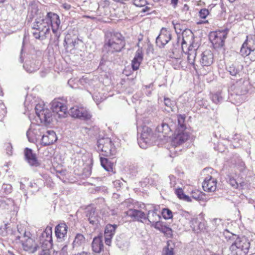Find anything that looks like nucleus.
Segmentation results:
<instances>
[{"mask_svg": "<svg viewBox=\"0 0 255 255\" xmlns=\"http://www.w3.org/2000/svg\"><path fill=\"white\" fill-rule=\"evenodd\" d=\"M125 46V38L121 32L111 31L105 34L104 47L109 52H120Z\"/></svg>", "mask_w": 255, "mask_h": 255, "instance_id": "f257e3e1", "label": "nucleus"}, {"mask_svg": "<svg viewBox=\"0 0 255 255\" xmlns=\"http://www.w3.org/2000/svg\"><path fill=\"white\" fill-rule=\"evenodd\" d=\"M31 12H34L37 16L32 27V35L36 39L43 40L50 33L49 25L47 24L44 17L41 16V13L38 12L37 8H33Z\"/></svg>", "mask_w": 255, "mask_h": 255, "instance_id": "f03ea898", "label": "nucleus"}, {"mask_svg": "<svg viewBox=\"0 0 255 255\" xmlns=\"http://www.w3.org/2000/svg\"><path fill=\"white\" fill-rule=\"evenodd\" d=\"M241 55L248 57L252 61H255V32L248 34L240 50Z\"/></svg>", "mask_w": 255, "mask_h": 255, "instance_id": "7ed1b4c3", "label": "nucleus"}, {"mask_svg": "<svg viewBox=\"0 0 255 255\" xmlns=\"http://www.w3.org/2000/svg\"><path fill=\"white\" fill-rule=\"evenodd\" d=\"M97 149L105 156L111 157L117 153V149L110 138L104 137L97 141Z\"/></svg>", "mask_w": 255, "mask_h": 255, "instance_id": "20e7f679", "label": "nucleus"}, {"mask_svg": "<svg viewBox=\"0 0 255 255\" xmlns=\"http://www.w3.org/2000/svg\"><path fill=\"white\" fill-rule=\"evenodd\" d=\"M181 47L187 57V66H194L196 56V50L193 46V40H186L183 36Z\"/></svg>", "mask_w": 255, "mask_h": 255, "instance_id": "39448f33", "label": "nucleus"}, {"mask_svg": "<svg viewBox=\"0 0 255 255\" xmlns=\"http://www.w3.org/2000/svg\"><path fill=\"white\" fill-rule=\"evenodd\" d=\"M228 31L226 30L212 31L209 34V39L214 48L222 47L225 44Z\"/></svg>", "mask_w": 255, "mask_h": 255, "instance_id": "423d86ee", "label": "nucleus"}, {"mask_svg": "<svg viewBox=\"0 0 255 255\" xmlns=\"http://www.w3.org/2000/svg\"><path fill=\"white\" fill-rule=\"evenodd\" d=\"M250 243L248 240H235L230 249L232 255H246L248 253Z\"/></svg>", "mask_w": 255, "mask_h": 255, "instance_id": "0eeeda50", "label": "nucleus"}, {"mask_svg": "<svg viewBox=\"0 0 255 255\" xmlns=\"http://www.w3.org/2000/svg\"><path fill=\"white\" fill-rule=\"evenodd\" d=\"M190 134L186 130L176 129L171 141V145L176 147L189 139Z\"/></svg>", "mask_w": 255, "mask_h": 255, "instance_id": "6e6552de", "label": "nucleus"}, {"mask_svg": "<svg viewBox=\"0 0 255 255\" xmlns=\"http://www.w3.org/2000/svg\"><path fill=\"white\" fill-rule=\"evenodd\" d=\"M70 115L75 118L84 120H90L92 115L90 112L84 106H75L70 110Z\"/></svg>", "mask_w": 255, "mask_h": 255, "instance_id": "1a4fd4ad", "label": "nucleus"}, {"mask_svg": "<svg viewBox=\"0 0 255 255\" xmlns=\"http://www.w3.org/2000/svg\"><path fill=\"white\" fill-rule=\"evenodd\" d=\"M44 19L47 22V24L51 26L53 33L56 34L61 23L59 16L54 12H48L44 17Z\"/></svg>", "mask_w": 255, "mask_h": 255, "instance_id": "9d476101", "label": "nucleus"}, {"mask_svg": "<svg viewBox=\"0 0 255 255\" xmlns=\"http://www.w3.org/2000/svg\"><path fill=\"white\" fill-rule=\"evenodd\" d=\"M53 112L56 114L58 118H64L67 114V107L65 104L58 100L52 102Z\"/></svg>", "mask_w": 255, "mask_h": 255, "instance_id": "9b49d317", "label": "nucleus"}, {"mask_svg": "<svg viewBox=\"0 0 255 255\" xmlns=\"http://www.w3.org/2000/svg\"><path fill=\"white\" fill-rule=\"evenodd\" d=\"M217 180L211 175H208L204 179L202 187L205 191L214 192L217 189Z\"/></svg>", "mask_w": 255, "mask_h": 255, "instance_id": "f8f14e48", "label": "nucleus"}, {"mask_svg": "<svg viewBox=\"0 0 255 255\" xmlns=\"http://www.w3.org/2000/svg\"><path fill=\"white\" fill-rule=\"evenodd\" d=\"M41 243L39 240H22L21 244L25 251L32 254L37 250Z\"/></svg>", "mask_w": 255, "mask_h": 255, "instance_id": "ddd939ff", "label": "nucleus"}, {"mask_svg": "<svg viewBox=\"0 0 255 255\" xmlns=\"http://www.w3.org/2000/svg\"><path fill=\"white\" fill-rule=\"evenodd\" d=\"M57 140L56 133L53 130H48L41 138L40 143L43 146L53 144Z\"/></svg>", "mask_w": 255, "mask_h": 255, "instance_id": "4468645a", "label": "nucleus"}, {"mask_svg": "<svg viewBox=\"0 0 255 255\" xmlns=\"http://www.w3.org/2000/svg\"><path fill=\"white\" fill-rule=\"evenodd\" d=\"M71 34H67L64 40L65 48L70 51L78 49L80 40L78 38H74Z\"/></svg>", "mask_w": 255, "mask_h": 255, "instance_id": "2eb2a0df", "label": "nucleus"}, {"mask_svg": "<svg viewBox=\"0 0 255 255\" xmlns=\"http://www.w3.org/2000/svg\"><path fill=\"white\" fill-rule=\"evenodd\" d=\"M127 215L135 221L142 223L146 222V215L141 210L129 209L127 212Z\"/></svg>", "mask_w": 255, "mask_h": 255, "instance_id": "dca6fc26", "label": "nucleus"}, {"mask_svg": "<svg viewBox=\"0 0 255 255\" xmlns=\"http://www.w3.org/2000/svg\"><path fill=\"white\" fill-rule=\"evenodd\" d=\"M214 61L213 53L210 50H206L201 55L200 63L203 66H211Z\"/></svg>", "mask_w": 255, "mask_h": 255, "instance_id": "f3484780", "label": "nucleus"}, {"mask_svg": "<svg viewBox=\"0 0 255 255\" xmlns=\"http://www.w3.org/2000/svg\"><path fill=\"white\" fill-rule=\"evenodd\" d=\"M171 39V35L168 31L162 30L156 38V43L159 47L164 46Z\"/></svg>", "mask_w": 255, "mask_h": 255, "instance_id": "a211bd4d", "label": "nucleus"}, {"mask_svg": "<svg viewBox=\"0 0 255 255\" xmlns=\"http://www.w3.org/2000/svg\"><path fill=\"white\" fill-rule=\"evenodd\" d=\"M249 85L247 82L240 81L237 82L234 88L235 93L238 96H244L247 95L249 91Z\"/></svg>", "mask_w": 255, "mask_h": 255, "instance_id": "6ab92c4d", "label": "nucleus"}, {"mask_svg": "<svg viewBox=\"0 0 255 255\" xmlns=\"http://www.w3.org/2000/svg\"><path fill=\"white\" fill-rule=\"evenodd\" d=\"M172 23L174 25L175 30L177 33L180 34L182 33V38L183 36H184L186 40H189V39L193 40V34L191 31L189 30H186L185 27L180 23H176L175 24L173 21Z\"/></svg>", "mask_w": 255, "mask_h": 255, "instance_id": "aec40b11", "label": "nucleus"}, {"mask_svg": "<svg viewBox=\"0 0 255 255\" xmlns=\"http://www.w3.org/2000/svg\"><path fill=\"white\" fill-rule=\"evenodd\" d=\"M24 155L27 162L32 166H38L39 163L37 160L36 155L32 150L28 148L24 149Z\"/></svg>", "mask_w": 255, "mask_h": 255, "instance_id": "412c9836", "label": "nucleus"}, {"mask_svg": "<svg viewBox=\"0 0 255 255\" xmlns=\"http://www.w3.org/2000/svg\"><path fill=\"white\" fill-rule=\"evenodd\" d=\"M143 50L142 48H138L135 52L134 57L131 61V67L133 70L139 69L140 65L143 60Z\"/></svg>", "mask_w": 255, "mask_h": 255, "instance_id": "4be33fe9", "label": "nucleus"}, {"mask_svg": "<svg viewBox=\"0 0 255 255\" xmlns=\"http://www.w3.org/2000/svg\"><path fill=\"white\" fill-rule=\"evenodd\" d=\"M53 240H43L41 243V250L38 255H53L52 248L53 246Z\"/></svg>", "mask_w": 255, "mask_h": 255, "instance_id": "5701e85b", "label": "nucleus"}, {"mask_svg": "<svg viewBox=\"0 0 255 255\" xmlns=\"http://www.w3.org/2000/svg\"><path fill=\"white\" fill-rule=\"evenodd\" d=\"M68 227L64 223H60L57 225L55 228V236L57 239H63L66 237Z\"/></svg>", "mask_w": 255, "mask_h": 255, "instance_id": "b1692460", "label": "nucleus"}, {"mask_svg": "<svg viewBox=\"0 0 255 255\" xmlns=\"http://www.w3.org/2000/svg\"><path fill=\"white\" fill-rule=\"evenodd\" d=\"M150 130L151 129L147 128L146 130L143 131L141 133L140 138L138 140V144L142 148H146L147 143L150 141L151 136Z\"/></svg>", "mask_w": 255, "mask_h": 255, "instance_id": "393cba45", "label": "nucleus"}, {"mask_svg": "<svg viewBox=\"0 0 255 255\" xmlns=\"http://www.w3.org/2000/svg\"><path fill=\"white\" fill-rule=\"evenodd\" d=\"M156 209L151 210L148 211L146 215V221H147L150 225H152L161 219L160 216L157 213Z\"/></svg>", "mask_w": 255, "mask_h": 255, "instance_id": "a878e982", "label": "nucleus"}, {"mask_svg": "<svg viewBox=\"0 0 255 255\" xmlns=\"http://www.w3.org/2000/svg\"><path fill=\"white\" fill-rule=\"evenodd\" d=\"M118 226L116 224H107L105 228V239H112L116 233Z\"/></svg>", "mask_w": 255, "mask_h": 255, "instance_id": "bb28decb", "label": "nucleus"}, {"mask_svg": "<svg viewBox=\"0 0 255 255\" xmlns=\"http://www.w3.org/2000/svg\"><path fill=\"white\" fill-rule=\"evenodd\" d=\"M246 169V166L245 162L241 159H238L235 161L233 167V170L236 174H239L244 172Z\"/></svg>", "mask_w": 255, "mask_h": 255, "instance_id": "cd10ccee", "label": "nucleus"}, {"mask_svg": "<svg viewBox=\"0 0 255 255\" xmlns=\"http://www.w3.org/2000/svg\"><path fill=\"white\" fill-rule=\"evenodd\" d=\"M101 164L102 167L109 172L113 171L114 163L105 157L100 158Z\"/></svg>", "mask_w": 255, "mask_h": 255, "instance_id": "c85d7f7f", "label": "nucleus"}, {"mask_svg": "<svg viewBox=\"0 0 255 255\" xmlns=\"http://www.w3.org/2000/svg\"><path fill=\"white\" fill-rule=\"evenodd\" d=\"M35 111L37 116L41 120H43L45 122L48 121V118H49V116H48V115H49L50 113L47 110L42 109L38 112V106L37 105L35 107Z\"/></svg>", "mask_w": 255, "mask_h": 255, "instance_id": "c756f323", "label": "nucleus"}, {"mask_svg": "<svg viewBox=\"0 0 255 255\" xmlns=\"http://www.w3.org/2000/svg\"><path fill=\"white\" fill-rule=\"evenodd\" d=\"M175 193L177 196V197L183 200L184 201H187V202H191V199L190 197H189L187 195H186L184 194V192L183 190V189L181 188H178L175 189Z\"/></svg>", "mask_w": 255, "mask_h": 255, "instance_id": "7c9ffc66", "label": "nucleus"}, {"mask_svg": "<svg viewBox=\"0 0 255 255\" xmlns=\"http://www.w3.org/2000/svg\"><path fill=\"white\" fill-rule=\"evenodd\" d=\"M92 246L94 252L99 253L104 247L102 240H93Z\"/></svg>", "mask_w": 255, "mask_h": 255, "instance_id": "2f4dec72", "label": "nucleus"}, {"mask_svg": "<svg viewBox=\"0 0 255 255\" xmlns=\"http://www.w3.org/2000/svg\"><path fill=\"white\" fill-rule=\"evenodd\" d=\"M178 126L176 129L186 130V127L185 124V115H179L177 116Z\"/></svg>", "mask_w": 255, "mask_h": 255, "instance_id": "473e14b6", "label": "nucleus"}, {"mask_svg": "<svg viewBox=\"0 0 255 255\" xmlns=\"http://www.w3.org/2000/svg\"><path fill=\"white\" fill-rule=\"evenodd\" d=\"M52 229L51 227L47 226L41 234V238L42 239H52Z\"/></svg>", "mask_w": 255, "mask_h": 255, "instance_id": "72a5a7b5", "label": "nucleus"}, {"mask_svg": "<svg viewBox=\"0 0 255 255\" xmlns=\"http://www.w3.org/2000/svg\"><path fill=\"white\" fill-rule=\"evenodd\" d=\"M212 72V68L211 66H202L197 71L198 74L200 76H205L209 73Z\"/></svg>", "mask_w": 255, "mask_h": 255, "instance_id": "f704fd0d", "label": "nucleus"}, {"mask_svg": "<svg viewBox=\"0 0 255 255\" xmlns=\"http://www.w3.org/2000/svg\"><path fill=\"white\" fill-rule=\"evenodd\" d=\"M210 98L212 102L216 104L220 103L222 100L221 92H217L211 94Z\"/></svg>", "mask_w": 255, "mask_h": 255, "instance_id": "c9c22d12", "label": "nucleus"}, {"mask_svg": "<svg viewBox=\"0 0 255 255\" xmlns=\"http://www.w3.org/2000/svg\"><path fill=\"white\" fill-rule=\"evenodd\" d=\"M20 235H17L16 238L17 239H20V238H24L25 239H30L32 237L31 234L28 231H26L25 230L21 229V231L18 230Z\"/></svg>", "mask_w": 255, "mask_h": 255, "instance_id": "e433bc0d", "label": "nucleus"}, {"mask_svg": "<svg viewBox=\"0 0 255 255\" xmlns=\"http://www.w3.org/2000/svg\"><path fill=\"white\" fill-rule=\"evenodd\" d=\"M150 226L162 232V231L165 229L166 225L162 221L158 220L152 225H151Z\"/></svg>", "mask_w": 255, "mask_h": 255, "instance_id": "4c0bfd02", "label": "nucleus"}, {"mask_svg": "<svg viewBox=\"0 0 255 255\" xmlns=\"http://www.w3.org/2000/svg\"><path fill=\"white\" fill-rule=\"evenodd\" d=\"M161 214L163 218L165 220L171 219L173 218V213L168 208H163L162 210Z\"/></svg>", "mask_w": 255, "mask_h": 255, "instance_id": "58836bf2", "label": "nucleus"}, {"mask_svg": "<svg viewBox=\"0 0 255 255\" xmlns=\"http://www.w3.org/2000/svg\"><path fill=\"white\" fill-rule=\"evenodd\" d=\"M87 217L90 223L92 225L95 224L98 221V217L95 215L94 211H90L87 214Z\"/></svg>", "mask_w": 255, "mask_h": 255, "instance_id": "ea45409f", "label": "nucleus"}, {"mask_svg": "<svg viewBox=\"0 0 255 255\" xmlns=\"http://www.w3.org/2000/svg\"><path fill=\"white\" fill-rule=\"evenodd\" d=\"M161 128V129H160V127H158V130L164 135L167 134L168 132L170 131V128L167 124L162 123Z\"/></svg>", "mask_w": 255, "mask_h": 255, "instance_id": "a19ab883", "label": "nucleus"}, {"mask_svg": "<svg viewBox=\"0 0 255 255\" xmlns=\"http://www.w3.org/2000/svg\"><path fill=\"white\" fill-rule=\"evenodd\" d=\"M209 14V10L206 8H204L200 10L198 15L200 18L205 19Z\"/></svg>", "mask_w": 255, "mask_h": 255, "instance_id": "79ce46f5", "label": "nucleus"}, {"mask_svg": "<svg viewBox=\"0 0 255 255\" xmlns=\"http://www.w3.org/2000/svg\"><path fill=\"white\" fill-rule=\"evenodd\" d=\"M212 224L218 229L223 228V222L221 219H214L212 221Z\"/></svg>", "mask_w": 255, "mask_h": 255, "instance_id": "37998d69", "label": "nucleus"}, {"mask_svg": "<svg viewBox=\"0 0 255 255\" xmlns=\"http://www.w3.org/2000/svg\"><path fill=\"white\" fill-rule=\"evenodd\" d=\"M162 233L164 234L165 236L168 238H171L173 236V231L172 230L166 226L165 229L162 231Z\"/></svg>", "mask_w": 255, "mask_h": 255, "instance_id": "c03bdc74", "label": "nucleus"}, {"mask_svg": "<svg viewBox=\"0 0 255 255\" xmlns=\"http://www.w3.org/2000/svg\"><path fill=\"white\" fill-rule=\"evenodd\" d=\"M174 240H168L167 242V246L164 247L163 249L169 251L174 252L173 250L175 248Z\"/></svg>", "mask_w": 255, "mask_h": 255, "instance_id": "a18cd8bd", "label": "nucleus"}, {"mask_svg": "<svg viewBox=\"0 0 255 255\" xmlns=\"http://www.w3.org/2000/svg\"><path fill=\"white\" fill-rule=\"evenodd\" d=\"M6 114V109L5 106L0 104V121H2Z\"/></svg>", "mask_w": 255, "mask_h": 255, "instance_id": "49530a36", "label": "nucleus"}, {"mask_svg": "<svg viewBox=\"0 0 255 255\" xmlns=\"http://www.w3.org/2000/svg\"><path fill=\"white\" fill-rule=\"evenodd\" d=\"M192 197L196 200H200L202 198V192L197 190L193 191L192 192Z\"/></svg>", "mask_w": 255, "mask_h": 255, "instance_id": "de8ad7c7", "label": "nucleus"}, {"mask_svg": "<svg viewBox=\"0 0 255 255\" xmlns=\"http://www.w3.org/2000/svg\"><path fill=\"white\" fill-rule=\"evenodd\" d=\"M133 3L136 6L142 7L146 4L147 1L146 0H133Z\"/></svg>", "mask_w": 255, "mask_h": 255, "instance_id": "09e8293b", "label": "nucleus"}, {"mask_svg": "<svg viewBox=\"0 0 255 255\" xmlns=\"http://www.w3.org/2000/svg\"><path fill=\"white\" fill-rule=\"evenodd\" d=\"M151 9L150 7L145 6L142 9L141 12L142 13H145L146 14H149L151 13Z\"/></svg>", "mask_w": 255, "mask_h": 255, "instance_id": "8fccbe9b", "label": "nucleus"}, {"mask_svg": "<svg viewBox=\"0 0 255 255\" xmlns=\"http://www.w3.org/2000/svg\"><path fill=\"white\" fill-rule=\"evenodd\" d=\"M223 234L226 239H231V238L233 236V234H232L231 233H230L227 230L224 231Z\"/></svg>", "mask_w": 255, "mask_h": 255, "instance_id": "3c124183", "label": "nucleus"}, {"mask_svg": "<svg viewBox=\"0 0 255 255\" xmlns=\"http://www.w3.org/2000/svg\"><path fill=\"white\" fill-rule=\"evenodd\" d=\"M162 255H174V252L172 251H166L164 249H163L162 251Z\"/></svg>", "mask_w": 255, "mask_h": 255, "instance_id": "603ef678", "label": "nucleus"}, {"mask_svg": "<svg viewBox=\"0 0 255 255\" xmlns=\"http://www.w3.org/2000/svg\"><path fill=\"white\" fill-rule=\"evenodd\" d=\"M230 184L233 186H238V183L234 178H230L229 180Z\"/></svg>", "mask_w": 255, "mask_h": 255, "instance_id": "864d4df0", "label": "nucleus"}, {"mask_svg": "<svg viewBox=\"0 0 255 255\" xmlns=\"http://www.w3.org/2000/svg\"><path fill=\"white\" fill-rule=\"evenodd\" d=\"M178 0H171V4L175 8L178 4Z\"/></svg>", "mask_w": 255, "mask_h": 255, "instance_id": "5fc2aeb1", "label": "nucleus"}, {"mask_svg": "<svg viewBox=\"0 0 255 255\" xmlns=\"http://www.w3.org/2000/svg\"><path fill=\"white\" fill-rule=\"evenodd\" d=\"M65 248H66V247H64L62 248V250L59 253V255H67V252L65 251Z\"/></svg>", "mask_w": 255, "mask_h": 255, "instance_id": "6e6d98bb", "label": "nucleus"}, {"mask_svg": "<svg viewBox=\"0 0 255 255\" xmlns=\"http://www.w3.org/2000/svg\"><path fill=\"white\" fill-rule=\"evenodd\" d=\"M104 6H109L110 4V1L109 0H104Z\"/></svg>", "mask_w": 255, "mask_h": 255, "instance_id": "4d7b16f0", "label": "nucleus"}, {"mask_svg": "<svg viewBox=\"0 0 255 255\" xmlns=\"http://www.w3.org/2000/svg\"><path fill=\"white\" fill-rule=\"evenodd\" d=\"M84 238V236L82 234H77L75 239H82Z\"/></svg>", "mask_w": 255, "mask_h": 255, "instance_id": "13d9d810", "label": "nucleus"}, {"mask_svg": "<svg viewBox=\"0 0 255 255\" xmlns=\"http://www.w3.org/2000/svg\"><path fill=\"white\" fill-rule=\"evenodd\" d=\"M75 255H89V254H88L86 252H82V253H78L77 254H75Z\"/></svg>", "mask_w": 255, "mask_h": 255, "instance_id": "bf43d9fd", "label": "nucleus"}, {"mask_svg": "<svg viewBox=\"0 0 255 255\" xmlns=\"http://www.w3.org/2000/svg\"><path fill=\"white\" fill-rule=\"evenodd\" d=\"M209 22L207 20H202L200 22H198L197 23L198 24H205V23H208Z\"/></svg>", "mask_w": 255, "mask_h": 255, "instance_id": "052dcab7", "label": "nucleus"}, {"mask_svg": "<svg viewBox=\"0 0 255 255\" xmlns=\"http://www.w3.org/2000/svg\"><path fill=\"white\" fill-rule=\"evenodd\" d=\"M170 100L169 99H166V98H165L164 99V102H165V104L166 105V106H168V103H170Z\"/></svg>", "mask_w": 255, "mask_h": 255, "instance_id": "680f3d73", "label": "nucleus"}, {"mask_svg": "<svg viewBox=\"0 0 255 255\" xmlns=\"http://www.w3.org/2000/svg\"><path fill=\"white\" fill-rule=\"evenodd\" d=\"M184 8L186 9V10H188L189 9L188 5L187 4H185L184 5Z\"/></svg>", "mask_w": 255, "mask_h": 255, "instance_id": "e2e57ef3", "label": "nucleus"}, {"mask_svg": "<svg viewBox=\"0 0 255 255\" xmlns=\"http://www.w3.org/2000/svg\"><path fill=\"white\" fill-rule=\"evenodd\" d=\"M105 241H106V244H109V243H110L111 240H105Z\"/></svg>", "mask_w": 255, "mask_h": 255, "instance_id": "0e129e2a", "label": "nucleus"}, {"mask_svg": "<svg viewBox=\"0 0 255 255\" xmlns=\"http://www.w3.org/2000/svg\"><path fill=\"white\" fill-rule=\"evenodd\" d=\"M230 72L231 73V74L232 75H234L236 74V73L235 72H233L232 73L231 71H230Z\"/></svg>", "mask_w": 255, "mask_h": 255, "instance_id": "69168bd1", "label": "nucleus"}, {"mask_svg": "<svg viewBox=\"0 0 255 255\" xmlns=\"http://www.w3.org/2000/svg\"><path fill=\"white\" fill-rule=\"evenodd\" d=\"M155 2H158L160 0H153Z\"/></svg>", "mask_w": 255, "mask_h": 255, "instance_id": "338daca9", "label": "nucleus"}, {"mask_svg": "<svg viewBox=\"0 0 255 255\" xmlns=\"http://www.w3.org/2000/svg\"><path fill=\"white\" fill-rule=\"evenodd\" d=\"M98 239L97 237H95L93 239L96 240V239Z\"/></svg>", "mask_w": 255, "mask_h": 255, "instance_id": "774afa93", "label": "nucleus"}]
</instances>
